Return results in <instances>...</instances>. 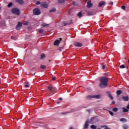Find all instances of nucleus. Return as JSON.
I'll list each match as a JSON object with an SVG mask.
<instances>
[{"label":"nucleus","mask_w":129,"mask_h":129,"mask_svg":"<svg viewBox=\"0 0 129 129\" xmlns=\"http://www.w3.org/2000/svg\"><path fill=\"white\" fill-rule=\"evenodd\" d=\"M67 113H68V112H67V113L62 112V114H67Z\"/></svg>","instance_id":"nucleus-46"},{"label":"nucleus","mask_w":129,"mask_h":129,"mask_svg":"<svg viewBox=\"0 0 129 129\" xmlns=\"http://www.w3.org/2000/svg\"><path fill=\"white\" fill-rule=\"evenodd\" d=\"M52 80H53V81H54V80H56V77H52Z\"/></svg>","instance_id":"nucleus-36"},{"label":"nucleus","mask_w":129,"mask_h":129,"mask_svg":"<svg viewBox=\"0 0 129 129\" xmlns=\"http://www.w3.org/2000/svg\"><path fill=\"white\" fill-rule=\"evenodd\" d=\"M123 112H128V109L125 108H122Z\"/></svg>","instance_id":"nucleus-19"},{"label":"nucleus","mask_w":129,"mask_h":129,"mask_svg":"<svg viewBox=\"0 0 129 129\" xmlns=\"http://www.w3.org/2000/svg\"><path fill=\"white\" fill-rule=\"evenodd\" d=\"M41 8H44L45 9H47L48 8V4L45 3H43L41 5Z\"/></svg>","instance_id":"nucleus-10"},{"label":"nucleus","mask_w":129,"mask_h":129,"mask_svg":"<svg viewBox=\"0 0 129 129\" xmlns=\"http://www.w3.org/2000/svg\"><path fill=\"white\" fill-rule=\"evenodd\" d=\"M16 2H17V3H19L20 5L24 4V1L23 0H16Z\"/></svg>","instance_id":"nucleus-15"},{"label":"nucleus","mask_w":129,"mask_h":129,"mask_svg":"<svg viewBox=\"0 0 129 129\" xmlns=\"http://www.w3.org/2000/svg\"><path fill=\"white\" fill-rule=\"evenodd\" d=\"M102 68L103 69H105V66L104 64H103V63H102Z\"/></svg>","instance_id":"nucleus-38"},{"label":"nucleus","mask_w":129,"mask_h":129,"mask_svg":"<svg viewBox=\"0 0 129 129\" xmlns=\"http://www.w3.org/2000/svg\"><path fill=\"white\" fill-rule=\"evenodd\" d=\"M11 39H12V40H17V39H16L14 36H12Z\"/></svg>","instance_id":"nucleus-37"},{"label":"nucleus","mask_w":129,"mask_h":129,"mask_svg":"<svg viewBox=\"0 0 129 129\" xmlns=\"http://www.w3.org/2000/svg\"><path fill=\"white\" fill-rule=\"evenodd\" d=\"M22 24L21 22H18V25L16 26V29L17 30H21L22 28Z\"/></svg>","instance_id":"nucleus-7"},{"label":"nucleus","mask_w":129,"mask_h":129,"mask_svg":"<svg viewBox=\"0 0 129 129\" xmlns=\"http://www.w3.org/2000/svg\"><path fill=\"white\" fill-rule=\"evenodd\" d=\"M59 44H60V40H56L54 42V45L55 46H58Z\"/></svg>","instance_id":"nucleus-11"},{"label":"nucleus","mask_w":129,"mask_h":129,"mask_svg":"<svg viewBox=\"0 0 129 129\" xmlns=\"http://www.w3.org/2000/svg\"><path fill=\"white\" fill-rule=\"evenodd\" d=\"M12 12L13 14H15V15H17V16H20V10L17 8H14L12 10Z\"/></svg>","instance_id":"nucleus-3"},{"label":"nucleus","mask_w":129,"mask_h":129,"mask_svg":"<svg viewBox=\"0 0 129 129\" xmlns=\"http://www.w3.org/2000/svg\"><path fill=\"white\" fill-rule=\"evenodd\" d=\"M119 68H120L121 69L125 68V66H124V64H122L119 67Z\"/></svg>","instance_id":"nucleus-29"},{"label":"nucleus","mask_w":129,"mask_h":129,"mask_svg":"<svg viewBox=\"0 0 129 129\" xmlns=\"http://www.w3.org/2000/svg\"><path fill=\"white\" fill-rule=\"evenodd\" d=\"M25 84H26V85H29V82H26L25 83Z\"/></svg>","instance_id":"nucleus-44"},{"label":"nucleus","mask_w":129,"mask_h":129,"mask_svg":"<svg viewBox=\"0 0 129 129\" xmlns=\"http://www.w3.org/2000/svg\"><path fill=\"white\" fill-rule=\"evenodd\" d=\"M41 14V11H40V9L38 8H35L33 10V15L35 16H38V15Z\"/></svg>","instance_id":"nucleus-2"},{"label":"nucleus","mask_w":129,"mask_h":129,"mask_svg":"<svg viewBox=\"0 0 129 129\" xmlns=\"http://www.w3.org/2000/svg\"><path fill=\"white\" fill-rule=\"evenodd\" d=\"M25 87H30V86L29 85H25Z\"/></svg>","instance_id":"nucleus-41"},{"label":"nucleus","mask_w":129,"mask_h":129,"mask_svg":"<svg viewBox=\"0 0 129 129\" xmlns=\"http://www.w3.org/2000/svg\"><path fill=\"white\" fill-rule=\"evenodd\" d=\"M112 104H115V101H112Z\"/></svg>","instance_id":"nucleus-42"},{"label":"nucleus","mask_w":129,"mask_h":129,"mask_svg":"<svg viewBox=\"0 0 129 129\" xmlns=\"http://www.w3.org/2000/svg\"><path fill=\"white\" fill-rule=\"evenodd\" d=\"M101 97V96L98 95H93V96H88L87 98H97V99H100Z\"/></svg>","instance_id":"nucleus-4"},{"label":"nucleus","mask_w":129,"mask_h":129,"mask_svg":"<svg viewBox=\"0 0 129 129\" xmlns=\"http://www.w3.org/2000/svg\"><path fill=\"white\" fill-rule=\"evenodd\" d=\"M12 6H13V3H10L8 4V8H11V7H12Z\"/></svg>","instance_id":"nucleus-31"},{"label":"nucleus","mask_w":129,"mask_h":129,"mask_svg":"<svg viewBox=\"0 0 129 129\" xmlns=\"http://www.w3.org/2000/svg\"><path fill=\"white\" fill-rule=\"evenodd\" d=\"M107 82H108V78L106 77H102L100 78V83L99 84L100 88H105L107 86Z\"/></svg>","instance_id":"nucleus-1"},{"label":"nucleus","mask_w":129,"mask_h":129,"mask_svg":"<svg viewBox=\"0 0 129 129\" xmlns=\"http://www.w3.org/2000/svg\"><path fill=\"white\" fill-rule=\"evenodd\" d=\"M86 111H87L89 113H90L91 111V110H90V109L86 110Z\"/></svg>","instance_id":"nucleus-39"},{"label":"nucleus","mask_w":129,"mask_h":129,"mask_svg":"<svg viewBox=\"0 0 129 129\" xmlns=\"http://www.w3.org/2000/svg\"><path fill=\"white\" fill-rule=\"evenodd\" d=\"M35 74H36L34 73V75H35Z\"/></svg>","instance_id":"nucleus-52"},{"label":"nucleus","mask_w":129,"mask_h":129,"mask_svg":"<svg viewBox=\"0 0 129 129\" xmlns=\"http://www.w3.org/2000/svg\"><path fill=\"white\" fill-rule=\"evenodd\" d=\"M78 17H79V18H81V17H82V13L79 12L78 14Z\"/></svg>","instance_id":"nucleus-28"},{"label":"nucleus","mask_w":129,"mask_h":129,"mask_svg":"<svg viewBox=\"0 0 129 129\" xmlns=\"http://www.w3.org/2000/svg\"><path fill=\"white\" fill-rule=\"evenodd\" d=\"M106 93L108 94V96L109 98H110L111 100H113V97L111 95V94H110V91H108L106 92Z\"/></svg>","instance_id":"nucleus-8"},{"label":"nucleus","mask_w":129,"mask_h":129,"mask_svg":"<svg viewBox=\"0 0 129 129\" xmlns=\"http://www.w3.org/2000/svg\"><path fill=\"white\" fill-rule=\"evenodd\" d=\"M104 6H105V2L102 1L99 3L98 7L101 8L104 7Z\"/></svg>","instance_id":"nucleus-9"},{"label":"nucleus","mask_w":129,"mask_h":129,"mask_svg":"<svg viewBox=\"0 0 129 129\" xmlns=\"http://www.w3.org/2000/svg\"><path fill=\"white\" fill-rule=\"evenodd\" d=\"M121 9H122V10L125 11V6H122Z\"/></svg>","instance_id":"nucleus-35"},{"label":"nucleus","mask_w":129,"mask_h":129,"mask_svg":"<svg viewBox=\"0 0 129 129\" xmlns=\"http://www.w3.org/2000/svg\"><path fill=\"white\" fill-rule=\"evenodd\" d=\"M0 10H1V8H0Z\"/></svg>","instance_id":"nucleus-53"},{"label":"nucleus","mask_w":129,"mask_h":129,"mask_svg":"<svg viewBox=\"0 0 129 129\" xmlns=\"http://www.w3.org/2000/svg\"><path fill=\"white\" fill-rule=\"evenodd\" d=\"M40 4H41V2H37L36 4V5H40Z\"/></svg>","instance_id":"nucleus-40"},{"label":"nucleus","mask_w":129,"mask_h":129,"mask_svg":"<svg viewBox=\"0 0 129 129\" xmlns=\"http://www.w3.org/2000/svg\"><path fill=\"white\" fill-rule=\"evenodd\" d=\"M72 4L74 6H75V2L73 1Z\"/></svg>","instance_id":"nucleus-43"},{"label":"nucleus","mask_w":129,"mask_h":129,"mask_svg":"<svg viewBox=\"0 0 129 129\" xmlns=\"http://www.w3.org/2000/svg\"><path fill=\"white\" fill-rule=\"evenodd\" d=\"M40 68H41V69H46V66H45V65H41L40 66Z\"/></svg>","instance_id":"nucleus-25"},{"label":"nucleus","mask_w":129,"mask_h":129,"mask_svg":"<svg viewBox=\"0 0 129 129\" xmlns=\"http://www.w3.org/2000/svg\"><path fill=\"white\" fill-rule=\"evenodd\" d=\"M119 120L123 122H126L127 120L125 118H121L119 119Z\"/></svg>","instance_id":"nucleus-16"},{"label":"nucleus","mask_w":129,"mask_h":129,"mask_svg":"<svg viewBox=\"0 0 129 129\" xmlns=\"http://www.w3.org/2000/svg\"><path fill=\"white\" fill-rule=\"evenodd\" d=\"M59 100H62V98H59Z\"/></svg>","instance_id":"nucleus-47"},{"label":"nucleus","mask_w":129,"mask_h":129,"mask_svg":"<svg viewBox=\"0 0 129 129\" xmlns=\"http://www.w3.org/2000/svg\"><path fill=\"white\" fill-rule=\"evenodd\" d=\"M69 129H73V127H71Z\"/></svg>","instance_id":"nucleus-49"},{"label":"nucleus","mask_w":129,"mask_h":129,"mask_svg":"<svg viewBox=\"0 0 129 129\" xmlns=\"http://www.w3.org/2000/svg\"><path fill=\"white\" fill-rule=\"evenodd\" d=\"M58 1L59 4H63L65 2V0H58Z\"/></svg>","instance_id":"nucleus-26"},{"label":"nucleus","mask_w":129,"mask_h":129,"mask_svg":"<svg viewBox=\"0 0 129 129\" xmlns=\"http://www.w3.org/2000/svg\"><path fill=\"white\" fill-rule=\"evenodd\" d=\"M87 7L88 9H90V8L93 7V4L91 3V1L88 2L87 3Z\"/></svg>","instance_id":"nucleus-5"},{"label":"nucleus","mask_w":129,"mask_h":129,"mask_svg":"<svg viewBox=\"0 0 129 129\" xmlns=\"http://www.w3.org/2000/svg\"><path fill=\"white\" fill-rule=\"evenodd\" d=\"M128 127H129L128 125H127L126 124H124L123 125V129H127V128H128Z\"/></svg>","instance_id":"nucleus-17"},{"label":"nucleus","mask_w":129,"mask_h":129,"mask_svg":"<svg viewBox=\"0 0 129 129\" xmlns=\"http://www.w3.org/2000/svg\"><path fill=\"white\" fill-rule=\"evenodd\" d=\"M89 121H87L86 122V123H85L84 125V128H88V126H89Z\"/></svg>","instance_id":"nucleus-13"},{"label":"nucleus","mask_w":129,"mask_h":129,"mask_svg":"<svg viewBox=\"0 0 129 129\" xmlns=\"http://www.w3.org/2000/svg\"><path fill=\"white\" fill-rule=\"evenodd\" d=\"M107 125H103V126H101V127H107Z\"/></svg>","instance_id":"nucleus-45"},{"label":"nucleus","mask_w":129,"mask_h":129,"mask_svg":"<svg viewBox=\"0 0 129 129\" xmlns=\"http://www.w3.org/2000/svg\"><path fill=\"white\" fill-rule=\"evenodd\" d=\"M28 24L29 23L27 21H25L23 23V25H24V26H28Z\"/></svg>","instance_id":"nucleus-32"},{"label":"nucleus","mask_w":129,"mask_h":129,"mask_svg":"<svg viewBox=\"0 0 129 129\" xmlns=\"http://www.w3.org/2000/svg\"><path fill=\"white\" fill-rule=\"evenodd\" d=\"M74 45L76 47H82V43L78 42H75Z\"/></svg>","instance_id":"nucleus-6"},{"label":"nucleus","mask_w":129,"mask_h":129,"mask_svg":"<svg viewBox=\"0 0 129 129\" xmlns=\"http://www.w3.org/2000/svg\"><path fill=\"white\" fill-rule=\"evenodd\" d=\"M109 113H110V115L113 116V112H112L111 111H108Z\"/></svg>","instance_id":"nucleus-34"},{"label":"nucleus","mask_w":129,"mask_h":129,"mask_svg":"<svg viewBox=\"0 0 129 129\" xmlns=\"http://www.w3.org/2000/svg\"><path fill=\"white\" fill-rule=\"evenodd\" d=\"M62 40V38H60V41H61Z\"/></svg>","instance_id":"nucleus-50"},{"label":"nucleus","mask_w":129,"mask_h":129,"mask_svg":"<svg viewBox=\"0 0 129 129\" xmlns=\"http://www.w3.org/2000/svg\"><path fill=\"white\" fill-rule=\"evenodd\" d=\"M57 104H59L60 103V102H57Z\"/></svg>","instance_id":"nucleus-48"},{"label":"nucleus","mask_w":129,"mask_h":129,"mask_svg":"<svg viewBox=\"0 0 129 129\" xmlns=\"http://www.w3.org/2000/svg\"><path fill=\"white\" fill-rule=\"evenodd\" d=\"M91 127L92 129H96V126H95V125H91Z\"/></svg>","instance_id":"nucleus-30"},{"label":"nucleus","mask_w":129,"mask_h":129,"mask_svg":"<svg viewBox=\"0 0 129 129\" xmlns=\"http://www.w3.org/2000/svg\"><path fill=\"white\" fill-rule=\"evenodd\" d=\"M126 69H128V67H126Z\"/></svg>","instance_id":"nucleus-51"},{"label":"nucleus","mask_w":129,"mask_h":129,"mask_svg":"<svg viewBox=\"0 0 129 129\" xmlns=\"http://www.w3.org/2000/svg\"><path fill=\"white\" fill-rule=\"evenodd\" d=\"M122 93V91L121 90H117L116 91L117 95H120Z\"/></svg>","instance_id":"nucleus-18"},{"label":"nucleus","mask_w":129,"mask_h":129,"mask_svg":"<svg viewBox=\"0 0 129 129\" xmlns=\"http://www.w3.org/2000/svg\"><path fill=\"white\" fill-rule=\"evenodd\" d=\"M122 99L124 101H128V96L122 97Z\"/></svg>","instance_id":"nucleus-12"},{"label":"nucleus","mask_w":129,"mask_h":129,"mask_svg":"<svg viewBox=\"0 0 129 129\" xmlns=\"http://www.w3.org/2000/svg\"><path fill=\"white\" fill-rule=\"evenodd\" d=\"M47 88L50 91H51L52 89H53V87L51 86H47Z\"/></svg>","instance_id":"nucleus-23"},{"label":"nucleus","mask_w":129,"mask_h":129,"mask_svg":"<svg viewBox=\"0 0 129 129\" xmlns=\"http://www.w3.org/2000/svg\"><path fill=\"white\" fill-rule=\"evenodd\" d=\"M50 13H54V12H56V9L53 8L50 10Z\"/></svg>","instance_id":"nucleus-24"},{"label":"nucleus","mask_w":129,"mask_h":129,"mask_svg":"<svg viewBox=\"0 0 129 129\" xmlns=\"http://www.w3.org/2000/svg\"><path fill=\"white\" fill-rule=\"evenodd\" d=\"M40 58H41V60H43V59H44V58H46V56L45 55V54H41Z\"/></svg>","instance_id":"nucleus-22"},{"label":"nucleus","mask_w":129,"mask_h":129,"mask_svg":"<svg viewBox=\"0 0 129 129\" xmlns=\"http://www.w3.org/2000/svg\"><path fill=\"white\" fill-rule=\"evenodd\" d=\"M118 110V108L115 107L112 109V111H114V112H116Z\"/></svg>","instance_id":"nucleus-21"},{"label":"nucleus","mask_w":129,"mask_h":129,"mask_svg":"<svg viewBox=\"0 0 129 129\" xmlns=\"http://www.w3.org/2000/svg\"><path fill=\"white\" fill-rule=\"evenodd\" d=\"M41 26H42V27H43L44 28H45L46 27L48 28L49 26V24L43 23L41 24Z\"/></svg>","instance_id":"nucleus-14"},{"label":"nucleus","mask_w":129,"mask_h":129,"mask_svg":"<svg viewBox=\"0 0 129 129\" xmlns=\"http://www.w3.org/2000/svg\"><path fill=\"white\" fill-rule=\"evenodd\" d=\"M67 25H69V23L66 22H63V26H67Z\"/></svg>","instance_id":"nucleus-33"},{"label":"nucleus","mask_w":129,"mask_h":129,"mask_svg":"<svg viewBox=\"0 0 129 129\" xmlns=\"http://www.w3.org/2000/svg\"><path fill=\"white\" fill-rule=\"evenodd\" d=\"M88 16H92V15H93V13L92 12H90V11H88L87 13Z\"/></svg>","instance_id":"nucleus-20"},{"label":"nucleus","mask_w":129,"mask_h":129,"mask_svg":"<svg viewBox=\"0 0 129 129\" xmlns=\"http://www.w3.org/2000/svg\"><path fill=\"white\" fill-rule=\"evenodd\" d=\"M39 32L40 34H43V33H44V30H43V29H39Z\"/></svg>","instance_id":"nucleus-27"}]
</instances>
